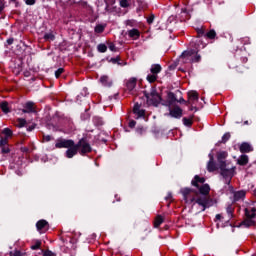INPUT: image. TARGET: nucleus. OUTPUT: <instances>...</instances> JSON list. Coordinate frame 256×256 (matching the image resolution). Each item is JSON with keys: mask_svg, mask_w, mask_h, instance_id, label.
I'll return each instance as SVG.
<instances>
[{"mask_svg": "<svg viewBox=\"0 0 256 256\" xmlns=\"http://www.w3.org/2000/svg\"><path fill=\"white\" fill-rule=\"evenodd\" d=\"M182 195L186 203H194V207L195 205H198L199 212L205 211V209L211 207V200H209V197L199 196L195 191L189 188L182 189Z\"/></svg>", "mask_w": 256, "mask_h": 256, "instance_id": "f257e3e1", "label": "nucleus"}, {"mask_svg": "<svg viewBox=\"0 0 256 256\" xmlns=\"http://www.w3.org/2000/svg\"><path fill=\"white\" fill-rule=\"evenodd\" d=\"M229 157L227 151H219L217 152V162L219 169L221 170V175L226 179V183H230L231 177H233V173L235 172V168L233 166H229V163L225 161Z\"/></svg>", "mask_w": 256, "mask_h": 256, "instance_id": "f03ea898", "label": "nucleus"}, {"mask_svg": "<svg viewBox=\"0 0 256 256\" xmlns=\"http://www.w3.org/2000/svg\"><path fill=\"white\" fill-rule=\"evenodd\" d=\"M55 147L56 149H67L65 152L67 159H73L77 155V146L73 140L58 139Z\"/></svg>", "mask_w": 256, "mask_h": 256, "instance_id": "7ed1b4c3", "label": "nucleus"}, {"mask_svg": "<svg viewBox=\"0 0 256 256\" xmlns=\"http://www.w3.org/2000/svg\"><path fill=\"white\" fill-rule=\"evenodd\" d=\"M183 63H199L201 61V55L197 51H185L180 56Z\"/></svg>", "mask_w": 256, "mask_h": 256, "instance_id": "20e7f679", "label": "nucleus"}, {"mask_svg": "<svg viewBox=\"0 0 256 256\" xmlns=\"http://www.w3.org/2000/svg\"><path fill=\"white\" fill-rule=\"evenodd\" d=\"M245 215L246 218L244 220V225H246V227H252V225H255L256 209L246 208Z\"/></svg>", "mask_w": 256, "mask_h": 256, "instance_id": "39448f33", "label": "nucleus"}, {"mask_svg": "<svg viewBox=\"0 0 256 256\" xmlns=\"http://www.w3.org/2000/svg\"><path fill=\"white\" fill-rule=\"evenodd\" d=\"M75 146L77 147V153L80 151L81 155H85V153H91V145L85 138H82L78 144H75Z\"/></svg>", "mask_w": 256, "mask_h": 256, "instance_id": "423d86ee", "label": "nucleus"}, {"mask_svg": "<svg viewBox=\"0 0 256 256\" xmlns=\"http://www.w3.org/2000/svg\"><path fill=\"white\" fill-rule=\"evenodd\" d=\"M169 115L174 119H181L183 117V109L177 105L173 106V103H169Z\"/></svg>", "mask_w": 256, "mask_h": 256, "instance_id": "0eeeda50", "label": "nucleus"}, {"mask_svg": "<svg viewBox=\"0 0 256 256\" xmlns=\"http://www.w3.org/2000/svg\"><path fill=\"white\" fill-rule=\"evenodd\" d=\"M11 137H13V131L9 128H4L0 133V145H7Z\"/></svg>", "mask_w": 256, "mask_h": 256, "instance_id": "6e6552de", "label": "nucleus"}, {"mask_svg": "<svg viewBox=\"0 0 256 256\" xmlns=\"http://www.w3.org/2000/svg\"><path fill=\"white\" fill-rule=\"evenodd\" d=\"M146 97L148 105H154L155 107H157V105L161 103V96L159 95V93H157V91H152Z\"/></svg>", "mask_w": 256, "mask_h": 256, "instance_id": "1a4fd4ad", "label": "nucleus"}, {"mask_svg": "<svg viewBox=\"0 0 256 256\" xmlns=\"http://www.w3.org/2000/svg\"><path fill=\"white\" fill-rule=\"evenodd\" d=\"M208 157L209 161L207 164V171H209V173H213L217 169V164H215V157L213 156V153H210Z\"/></svg>", "mask_w": 256, "mask_h": 256, "instance_id": "9d476101", "label": "nucleus"}, {"mask_svg": "<svg viewBox=\"0 0 256 256\" xmlns=\"http://www.w3.org/2000/svg\"><path fill=\"white\" fill-rule=\"evenodd\" d=\"M126 33L128 37L132 39V41H137L139 37H141V31H139V29L137 28H132L128 30Z\"/></svg>", "mask_w": 256, "mask_h": 256, "instance_id": "9b49d317", "label": "nucleus"}, {"mask_svg": "<svg viewBox=\"0 0 256 256\" xmlns=\"http://www.w3.org/2000/svg\"><path fill=\"white\" fill-rule=\"evenodd\" d=\"M36 227L40 233H46V231H49V222L40 220L36 223Z\"/></svg>", "mask_w": 256, "mask_h": 256, "instance_id": "f8f14e48", "label": "nucleus"}, {"mask_svg": "<svg viewBox=\"0 0 256 256\" xmlns=\"http://www.w3.org/2000/svg\"><path fill=\"white\" fill-rule=\"evenodd\" d=\"M23 113H35V103L27 102L22 110Z\"/></svg>", "mask_w": 256, "mask_h": 256, "instance_id": "ddd939ff", "label": "nucleus"}, {"mask_svg": "<svg viewBox=\"0 0 256 256\" xmlns=\"http://www.w3.org/2000/svg\"><path fill=\"white\" fill-rule=\"evenodd\" d=\"M137 86V79L136 78H130L127 83L126 87L129 91H133L135 87Z\"/></svg>", "mask_w": 256, "mask_h": 256, "instance_id": "4468645a", "label": "nucleus"}, {"mask_svg": "<svg viewBox=\"0 0 256 256\" xmlns=\"http://www.w3.org/2000/svg\"><path fill=\"white\" fill-rule=\"evenodd\" d=\"M251 151H253V147H251L249 143L244 142L241 144L240 146L241 153H251Z\"/></svg>", "mask_w": 256, "mask_h": 256, "instance_id": "2eb2a0df", "label": "nucleus"}, {"mask_svg": "<svg viewBox=\"0 0 256 256\" xmlns=\"http://www.w3.org/2000/svg\"><path fill=\"white\" fill-rule=\"evenodd\" d=\"M189 101H199V93L197 91L188 92Z\"/></svg>", "mask_w": 256, "mask_h": 256, "instance_id": "dca6fc26", "label": "nucleus"}, {"mask_svg": "<svg viewBox=\"0 0 256 256\" xmlns=\"http://www.w3.org/2000/svg\"><path fill=\"white\" fill-rule=\"evenodd\" d=\"M0 109L3 111V113L11 112V107L9 106V103L6 101L0 103Z\"/></svg>", "mask_w": 256, "mask_h": 256, "instance_id": "f3484780", "label": "nucleus"}, {"mask_svg": "<svg viewBox=\"0 0 256 256\" xmlns=\"http://www.w3.org/2000/svg\"><path fill=\"white\" fill-rule=\"evenodd\" d=\"M199 183L200 185H203V183H205V178L195 176L194 180L192 181V185H194V187H199Z\"/></svg>", "mask_w": 256, "mask_h": 256, "instance_id": "a211bd4d", "label": "nucleus"}, {"mask_svg": "<svg viewBox=\"0 0 256 256\" xmlns=\"http://www.w3.org/2000/svg\"><path fill=\"white\" fill-rule=\"evenodd\" d=\"M161 65L159 64H153L150 68V72L154 75H159V72L161 71Z\"/></svg>", "mask_w": 256, "mask_h": 256, "instance_id": "6ab92c4d", "label": "nucleus"}, {"mask_svg": "<svg viewBox=\"0 0 256 256\" xmlns=\"http://www.w3.org/2000/svg\"><path fill=\"white\" fill-rule=\"evenodd\" d=\"M198 189H199L200 193H202V195H207L209 193V191H211V188L209 187L208 184L199 186Z\"/></svg>", "mask_w": 256, "mask_h": 256, "instance_id": "aec40b11", "label": "nucleus"}, {"mask_svg": "<svg viewBox=\"0 0 256 256\" xmlns=\"http://www.w3.org/2000/svg\"><path fill=\"white\" fill-rule=\"evenodd\" d=\"M247 163H249V156L241 155L238 158V165H247Z\"/></svg>", "mask_w": 256, "mask_h": 256, "instance_id": "412c9836", "label": "nucleus"}, {"mask_svg": "<svg viewBox=\"0 0 256 256\" xmlns=\"http://www.w3.org/2000/svg\"><path fill=\"white\" fill-rule=\"evenodd\" d=\"M100 82L102 83V85H104L105 87H110L111 85V80L109 79V76H101L100 78Z\"/></svg>", "mask_w": 256, "mask_h": 256, "instance_id": "4be33fe9", "label": "nucleus"}, {"mask_svg": "<svg viewBox=\"0 0 256 256\" xmlns=\"http://www.w3.org/2000/svg\"><path fill=\"white\" fill-rule=\"evenodd\" d=\"M133 111L136 115H138V117H143V115H145V111L140 109L139 104L134 105Z\"/></svg>", "mask_w": 256, "mask_h": 256, "instance_id": "5701e85b", "label": "nucleus"}, {"mask_svg": "<svg viewBox=\"0 0 256 256\" xmlns=\"http://www.w3.org/2000/svg\"><path fill=\"white\" fill-rule=\"evenodd\" d=\"M245 197V191H238L234 193V201H239Z\"/></svg>", "mask_w": 256, "mask_h": 256, "instance_id": "b1692460", "label": "nucleus"}, {"mask_svg": "<svg viewBox=\"0 0 256 256\" xmlns=\"http://www.w3.org/2000/svg\"><path fill=\"white\" fill-rule=\"evenodd\" d=\"M126 27H137V21L136 20H126L125 21Z\"/></svg>", "mask_w": 256, "mask_h": 256, "instance_id": "393cba45", "label": "nucleus"}, {"mask_svg": "<svg viewBox=\"0 0 256 256\" xmlns=\"http://www.w3.org/2000/svg\"><path fill=\"white\" fill-rule=\"evenodd\" d=\"M163 223V217L157 216L154 221V227H159Z\"/></svg>", "mask_w": 256, "mask_h": 256, "instance_id": "a878e982", "label": "nucleus"}, {"mask_svg": "<svg viewBox=\"0 0 256 256\" xmlns=\"http://www.w3.org/2000/svg\"><path fill=\"white\" fill-rule=\"evenodd\" d=\"M147 81L149 83H155L157 81V74H150L147 76Z\"/></svg>", "mask_w": 256, "mask_h": 256, "instance_id": "bb28decb", "label": "nucleus"}, {"mask_svg": "<svg viewBox=\"0 0 256 256\" xmlns=\"http://www.w3.org/2000/svg\"><path fill=\"white\" fill-rule=\"evenodd\" d=\"M183 123L186 127L193 125V118H183Z\"/></svg>", "mask_w": 256, "mask_h": 256, "instance_id": "cd10ccee", "label": "nucleus"}, {"mask_svg": "<svg viewBox=\"0 0 256 256\" xmlns=\"http://www.w3.org/2000/svg\"><path fill=\"white\" fill-rule=\"evenodd\" d=\"M27 123V121H25V119L23 118H18L17 119V124L16 127H25V124Z\"/></svg>", "mask_w": 256, "mask_h": 256, "instance_id": "c85d7f7f", "label": "nucleus"}, {"mask_svg": "<svg viewBox=\"0 0 256 256\" xmlns=\"http://www.w3.org/2000/svg\"><path fill=\"white\" fill-rule=\"evenodd\" d=\"M97 50L99 53H105L107 51V46L105 44H99L97 46Z\"/></svg>", "mask_w": 256, "mask_h": 256, "instance_id": "c756f323", "label": "nucleus"}, {"mask_svg": "<svg viewBox=\"0 0 256 256\" xmlns=\"http://www.w3.org/2000/svg\"><path fill=\"white\" fill-rule=\"evenodd\" d=\"M226 211L230 219L233 218V211H234L233 205H228V207L226 208Z\"/></svg>", "mask_w": 256, "mask_h": 256, "instance_id": "7c9ffc66", "label": "nucleus"}, {"mask_svg": "<svg viewBox=\"0 0 256 256\" xmlns=\"http://www.w3.org/2000/svg\"><path fill=\"white\" fill-rule=\"evenodd\" d=\"M216 36H217V33L215 32V30H210V31L206 34V37H208V39H215Z\"/></svg>", "mask_w": 256, "mask_h": 256, "instance_id": "2f4dec72", "label": "nucleus"}, {"mask_svg": "<svg viewBox=\"0 0 256 256\" xmlns=\"http://www.w3.org/2000/svg\"><path fill=\"white\" fill-rule=\"evenodd\" d=\"M10 256H25V252H21L19 250H14L10 252Z\"/></svg>", "mask_w": 256, "mask_h": 256, "instance_id": "473e14b6", "label": "nucleus"}, {"mask_svg": "<svg viewBox=\"0 0 256 256\" xmlns=\"http://www.w3.org/2000/svg\"><path fill=\"white\" fill-rule=\"evenodd\" d=\"M103 31H105L104 25L99 24L95 27V33H103Z\"/></svg>", "mask_w": 256, "mask_h": 256, "instance_id": "72a5a7b5", "label": "nucleus"}, {"mask_svg": "<svg viewBox=\"0 0 256 256\" xmlns=\"http://www.w3.org/2000/svg\"><path fill=\"white\" fill-rule=\"evenodd\" d=\"M44 38L47 39L48 41H54L55 35H53V33H48V34H45Z\"/></svg>", "mask_w": 256, "mask_h": 256, "instance_id": "f704fd0d", "label": "nucleus"}, {"mask_svg": "<svg viewBox=\"0 0 256 256\" xmlns=\"http://www.w3.org/2000/svg\"><path fill=\"white\" fill-rule=\"evenodd\" d=\"M229 139H231V134H229V133L224 134L222 137V143H227V141H229Z\"/></svg>", "mask_w": 256, "mask_h": 256, "instance_id": "c9c22d12", "label": "nucleus"}, {"mask_svg": "<svg viewBox=\"0 0 256 256\" xmlns=\"http://www.w3.org/2000/svg\"><path fill=\"white\" fill-rule=\"evenodd\" d=\"M241 43L243 45H249V43H251V40L249 39V37H244L241 39Z\"/></svg>", "mask_w": 256, "mask_h": 256, "instance_id": "e433bc0d", "label": "nucleus"}, {"mask_svg": "<svg viewBox=\"0 0 256 256\" xmlns=\"http://www.w3.org/2000/svg\"><path fill=\"white\" fill-rule=\"evenodd\" d=\"M0 147H2V153H10V149L9 146L6 145H0Z\"/></svg>", "mask_w": 256, "mask_h": 256, "instance_id": "4c0bfd02", "label": "nucleus"}, {"mask_svg": "<svg viewBox=\"0 0 256 256\" xmlns=\"http://www.w3.org/2000/svg\"><path fill=\"white\" fill-rule=\"evenodd\" d=\"M63 68H59L56 72H55V76L57 79H59V77H61L62 73H63Z\"/></svg>", "mask_w": 256, "mask_h": 256, "instance_id": "58836bf2", "label": "nucleus"}, {"mask_svg": "<svg viewBox=\"0 0 256 256\" xmlns=\"http://www.w3.org/2000/svg\"><path fill=\"white\" fill-rule=\"evenodd\" d=\"M39 247H41V242L37 241L34 245L31 246V249H33V251L39 249Z\"/></svg>", "mask_w": 256, "mask_h": 256, "instance_id": "ea45409f", "label": "nucleus"}, {"mask_svg": "<svg viewBox=\"0 0 256 256\" xmlns=\"http://www.w3.org/2000/svg\"><path fill=\"white\" fill-rule=\"evenodd\" d=\"M128 5H129V1L128 0H121L120 1V7L126 8Z\"/></svg>", "mask_w": 256, "mask_h": 256, "instance_id": "a19ab883", "label": "nucleus"}, {"mask_svg": "<svg viewBox=\"0 0 256 256\" xmlns=\"http://www.w3.org/2000/svg\"><path fill=\"white\" fill-rule=\"evenodd\" d=\"M108 47H109L110 51H117V47H115V44H113V43H110Z\"/></svg>", "mask_w": 256, "mask_h": 256, "instance_id": "79ce46f5", "label": "nucleus"}, {"mask_svg": "<svg viewBox=\"0 0 256 256\" xmlns=\"http://www.w3.org/2000/svg\"><path fill=\"white\" fill-rule=\"evenodd\" d=\"M44 256H55V254L49 250L44 252Z\"/></svg>", "mask_w": 256, "mask_h": 256, "instance_id": "37998d69", "label": "nucleus"}, {"mask_svg": "<svg viewBox=\"0 0 256 256\" xmlns=\"http://www.w3.org/2000/svg\"><path fill=\"white\" fill-rule=\"evenodd\" d=\"M26 5H35V0H25Z\"/></svg>", "mask_w": 256, "mask_h": 256, "instance_id": "c03bdc74", "label": "nucleus"}, {"mask_svg": "<svg viewBox=\"0 0 256 256\" xmlns=\"http://www.w3.org/2000/svg\"><path fill=\"white\" fill-rule=\"evenodd\" d=\"M135 125H137V122H135V120H132L129 122V127H131V129H133V127H135Z\"/></svg>", "mask_w": 256, "mask_h": 256, "instance_id": "a18cd8bd", "label": "nucleus"}, {"mask_svg": "<svg viewBox=\"0 0 256 256\" xmlns=\"http://www.w3.org/2000/svg\"><path fill=\"white\" fill-rule=\"evenodd\" d=\"M154 19H155V17L151 16V17H149V18L147 19V22H148L149 24H151V23H153Z\"/></svg>", "mask_w": 256, "mask_h": 256, "instance_id": "49530a36", "label": "nucleus"}, {"mask_svg": "<svg viewBox=\"0 0 256 256\" xmlns=\"http://www.w3.org/2000/svg\"><path fill=\"white\" fill-rule=\"evenodd\" d=\"M44 141H51V136L44 137Z\"/></svg>", "mask_w": 256, "mask_h": 256, "instance_id": "de8ad7c7", "label": "nucleus"}, {"mask_svg": "<svg viewBox=\"0 0 256 256\" xmlns=\"http://www.w3.org/2000/svg\"><path fill=\"white\" fill-rule=\"evenodd\" d=\"M3 9H4L3 2H0V12L3 11Z\"/></svg>", "mask_w": 256, "mask_h": 256, "instance_id": "09e8293b", "label": "nucleus"}, {"mask_svg": "<svg viewBox=\"0 0 256 256\" xmlns=\"http://www.w3.org/2000/svg\"><path fill=\"white\" fill-rule=\"evenodd\" d=\"M13 44V39H8V45H12Z\"/></svg>", "mask_w": 256, "mask_h": 256, "instance_id": "8fccbe9b", "label": "nucleus"}, {"mask_svg": "<svg viewBox=\"0 0 256 256\" xmlns=\"http://www.w3.org/2000/svg\"><path fill=\"white\" fill-rule=\"evenodd\" d=\"M198 35H203V30H199Z\"/></svg>", "mask_w": 256, "mask_h": 256, "instance_id": "3c124183", "label": "nucleus"}, {"mask_svg": "<svg viewBox=\"0 0 256 256\" xmlns=\"http://www.w3.org/2000/svg\"><path fill=\"white\" fill-rule=\"evenodd\" d=\"M216 219H221V214L216 215Z\"/></svg>", "mask_w": 256, "mask_h": 256, "instance_id": "603ef678", "label": "nucleus"}, {"mask_svg": "<svg viewBox=\"0 0 256 256\" xmlns=\"http://www.w3.org/2000/svg\"><path fill=\"white\" fill-rule=\"evenodd\" d=\"M184 101H185L184 99H180V100H179V103L184 102Z\"/></svg>", "mask_w": 256, "mask_h": 256, "instance_id": "864d4df0", "label": "nucleus"}, {"mask_svg": "<svg viewBox=\"0 0 256 256\" xmlns=\"http://www.w3.org/2000/svg\"><path fill=\"white\" fill-rule=\"evenodd\" d=\"M245 123V125H249V121H246V122H244Z\"/></svg>", "mask_w": 256, "mask_h": 256, "instance_id": "5fc2aeb1", "label": "nucleus"}, {"mask_svg": "<svg viewBox=\"0 0 256 256\" xmlns=\"http://www.w3.org/2000/svg\"><path fill=\"white\" fill-rule=\"evenodd\" d=\"M252 256H256V254L252 255Z\"/></svg>", "mask_w": 256, "mask_h": 256, "instance_id": "6e6d98bb", "label": "nucleus"}]
</instances>
